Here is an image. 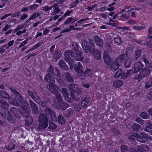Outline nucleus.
<instances>
[{
	"mask_svg": "<svg viewBox=\"0 0 152 152\" xmlns=\"http://www.w3.org/2000/svg\"><path fill=\"white\" fill-rule=\"evenodd\" d=\"M82 46L85 52L88 53L89 52L91 54L94 53L95 46L92 39H89V41L86 40H83L82 42Z\"/></svg>",
	"mask_w": 152,
	"mask_h": 152,
	"instance_id": "1",
	"label": "nucleus"
},
{
	"mask_svg": "<svg viewBox=\"0 0 152 152\" xmlns=\"http://www.w3.org/2000/svg\"><path fill=\"white\" fill-rule=\"evenodd\" d=\"M39 122L37 129L39 131L46 128L48 126L49 120L45 114L42 113L38 118Z\"/></svg>",
	"mask_w": 152,
	"mask_h": 152,
	"instance_id": "2",
	"label": "nucleus"
},
{
	"mask_svg": "<svg viewBox=\"0 0 152 152\" xmlns=\"http://www.w3.org/2000/svg\"><path fill=\"white\" fill-rule=\"evenodd\" d=\"M0 113L2 117L6 119L9 123L13 124L15 122V118L8 111L5 110L3 113Z\"/></svg>",
	"mask_w": 152,
	"mask_h": 152,
	"instance_id": "3",
	"label": "nucleus"
},
{
	"mask_svg": "<svg viewBox=\"0 0 152 152\" xmlns=\"http://www.w3.org/2000/svg\"><path fill=\"white\" fill-rule=\"evenodd\" d=\"M27 94L34 101L38 104H40L41 102L40 97L34 89L32 90L31 88L30 90L27 89Z\"/></svg>",
	"mask_w": 152,
	"mask_h": 152,
	"instance_id": "4",
	"label": "nucleus"
},
{
	"mask_svg": "<svg viewBox=\"0 0 152 152\" xmlns=\"http://www.w3.org/2000/svg\"><path fill=\"white\" fill-rule=\"evenodd\" d=\"M9 88L12 92L15 95V99L18 100L20 103L22 102L23 100V97L21 95L16 91L15 88L12 87H10Z\"/></svg>",
	"mask_w": 152,
	"mask_h": 152,
	"instance_id": "5",
	"label": "nucleus"
},
{
	"mask_svg": "<svg viewBox=\"0 0 152 152\" xmlns=\"http://www.w3.org/2000/svg\"><path fill=\"white\" fill-rule=\"evenodd\" d=\"M63 101L61 95L60 94H56L54 100L53 102V105L55 107H59V104Z\"/></svg>",
	"mask_w": 152,
	"mask_h": 152,
	"instance_id": "6",
	"label": "nucleus"
},
{
	"mask_svg": "<svg viewBox=\"0 0 152 152\" xmlns=\"http://www.w3.org/2000/svg\"><path fill=\"white\" fill-rule=\"evenodd\" d=\"M47 88L50 91L54 94H57L58 92V87L54 83L49 84L47 86Z\"/></svg>",
	"mask_w": 152,
	"mask_h": 152,
	"instance_id": "7",
	"label": "nucleus"
},
{
	"mask_svg": "<svg viewBox=\"0 0 152 152\" xmlns=\"http://www.w3.org/2000/svg\"><path fill=\"white\" fill-rule=\"evenodd\" d=\"M29 103L32 112L33 114L36 115L39 112V109L37 105L31 99L29 100Z\"/></svg>",
	"mask_w": 152,
	"mask_h": 152,
	"instance_id": "8",
	"label": "nucleus"
},
{
	"mask_svg": "<svg viewBox=\"0 0 152 152\" xmlns=\"http://www.w3.org/2000/svg\"><path fill=\"white\" fill-rule=\"evenodd\" d=\"M64 79L66 81L69 83L74 82V78L69 72H66L63 75Z\"/></svg>",
	"mask_w": 152,
	"mask_h": 152,
	"instance_id": "9",
	"label": "nucleus"
},
{
	"mask_svg": "<svg viewBox=\"0 0 152 152\" xmlns=\"http://www.w3.org/2000/svg\"><path fill=\"white\" fill-rule=\"evenodd\" d=\"M150 71L147 69H143L139 74L138 78L139 79H141L147 76L149 74Z\"/></svg>",
	"mask_w": 152,
	"mask_h": 152,
	"instance_id": "10",
	"label": "nucleus"
},
{
	"mask_svg": "<svg viewBox=\"0 0 152 152\" xmlns=\"http://www.w3.org/2000/svg\"><path fill=\"white\" fill-rule=\"evenodd\" d=\"M143 67V65L141 62H136L134 65L133 73H137L139 71L142 70Z\"/></svg>",
	"mask_w": 152,
	"mask_h": 152,
	"instance_id": "11",
	"label": "nucleus"
},
{
	"mask_svg": "<svg viewBox=\"0 0 152 152\" xmlns=\"http://www.w3.org/2000/svg\"><path fill=\"white\" fill-rule=\"evenodd\" d=\"M11 111L14 116L18 119H20L21 117V111H19L15 107L12 108L11 109Z\"/></svg>",
	"mask_w": 152,
	"mask_h": 152,
	"instance_id": "12",
	"label": "nucleus"
},
{
	"mask_svg": "<svg viewBox=\"0 0 152 152\" xmlns=\"http://www.w3.org/2000/svg\"><path fill=\"white\" fill-rule=\"evenodd\" d=\"M69 90H70V93L74 94L79 89L78 85L74 83H71L69 85Z\"/></svg>",
	"mask_w": 152,
	"mask_h": 152,
	"instance_id": "13",
	"label": "nucleus"
},
{
	"mask_svg": "<svg viewBox=\"0 0 152 152\" xmlns=\"http://www.w3.org/2000/svg\"><path fill=\"white\" fill-rule=\"evenodd\" d=\"M45 80L48 83H54L55 82V79L50 74H46L44 78Z\"/></svg>",
	"mask_w": 152,
	"mask_h": 152,
	"instance_id": "14",
	"label": "nucleus"
},
{
	"mask_svg": "<svg viewBox=\"0 0 152 152\" xmlns=\"http://www.w3.org/2000/svg\"><path fill=\"white\" fill-rule=\"evenodd\" d=\"M144 133H141L140 134L142 136H140L138 135L137 134H136V136H137V140L140 142L145 143L147 142V139H148V137L143 136Z\"/></svg>",
	"mask_w": 152,
	"mask_h": 152,
	"instance_id": "15",
	"label": "nucleus"
},
{
	"mask_svg": "<svg viewBox=\"0 0 152 152\" xmlns=\"http://www.w3.org/2000/svg\"><path fill=\"white\" fill-rule=\"evenodd\" d=\"M53 57L56 60L59 59L61 56V51L58 49L56 50L55 52L52 54Z\"/></svg>",
	"mask_w": 152,
	"mask_h": 152,
	"instance_id": "16",
	"label": "nucleus"
},
{
	"mask_svg": "<svg viewBox=\"0 0 152 152\" xmlns=\"http://www.w3.org/2000/svg\"><path fill=\"white\" fill-rule=\"evenodd\" d=\"M89 101V96H86L81 101V107L83 108H85L88 104Z\"/></svg>",
	"mask_w": 152,
	"mask_h": 152,
	"instance_id": "17",
	"label": "nucleus"
},
{
	"mask_svg": "<svg viewBox=\"0 0 152 152\" xmlns=\"http://www.w3.org/2000/svg\"><path fill=\"white\" fill-rule=\"evenodd\" d=\"M9 107V104L2 98L0 97V107L4 109H7Z\"/></svg>",
	"mask_w": 152,
	"mask_h": 152,
	"instance_id": "18",
	"label": "nucleus"
},
{
	"mask_svg": "<svg viewBox=\"0 0 152 152\" xmlns=\"http://www.w3.org/2000/svg\"><path fill=\"white\" fill-rule=\"evenodd\" d=\"M125 60V55L123 54L119 56L116 58L115 61L118 64L120 65L123 64Z\"/></svg>",
	"mask_w": 152,
	"mask_h": 152,
	"instance_id": "19",
	"label": "nucleus"
},
{
	"mask_svg": "<svg viewBox=\"0 0 152 152\" xmlns=\"http://www.w3.org/2000/svg\"><path fill=\"white\" fill-rule=\"evenodd\" d=\"M59 105V108H58V107H56V108L59 110L61 109L62 111L65 110L69 106V104L67 103L66 102L64 101L60 104Z\"/></svg>",
	"mask_w": 152,
	"mask_h": 152,
	"instance_id": "20",
	"label": "nucleus"
},
{
	"mask_svg": "<svg viewBox=\"0 0 152 152\" xmlns=\"http://www.w3.org/2000/svg\"><path fill=\"white\" fill-rule=\"evenodd\" d=\"M58 64L60 68L62 69L65 70H67L69 69L68 66L63 60L61 59L60 60Z\"/></svg>",
	"mask_w": 152,
	"mask_h": 152,
	"instance_id": "21",
	"label": "nucleus"
},
{
	"mask_svg": "<svg viewBox=\"0 0 152 152\" xmlns=\"http://www.w3.org/2000/svg\"><path fill=\"white\" fill-rule=\"evenodd\" d=\"M94 39L97 45L100 47H102L103 45V42L102 39L97 35H95L94 37Z\"/></svg>",
	"mask_w": 152,
	"mask_h": 152,
	"instance_id": "22",
	"label": "nucleus"
},
{
	"mask_svg": "<svg viewBox=\"0 0 152 152\" xmlns=\"http://www.w3.org/2000/svg\"><path fill=\"white\" fill-rule=\"evenodd\" d=\"M83 67L79 62L76 63L75 65L74 69L77 73L83 70Z\"/></svg>",
	"mask_w": 152,
	"mask_h": 152,
	"instance_id": "23",
	"label": "nucleus"
},
{
	"mask_svg": "<svg viewBox=\"0 0 152 152\" xmlns=\"http://www.w3.org/2000/svg\"><path fill=\"white\" fill-rule=\"evenodd\" d=\"M57 120L59 124L61 125L64 124L66 122V120L64 118L61 114H59Z\"/></svg>",
	"mask_w": 152,
	"mask_h": 152,
	"instance_id": "24",
	"label": "nucleus"
},
{
	"mask_svg": "<svg viewBox=\"0 0 152 152\" xmlns=\"http://www.w3.org/2000/svg\"><path fill=\"white\" fill-rule=\"evenodd\" d=\"M119 65L116 62L113 61L111 63L110 66V69L113 72H115L118 69Z\"/></svg>",
	"mask_w": 152,
	"mask_h": 152,
	"instance_id": "25",
	"label": "nucleus"
},
{
	"mask_svg": "<svg viewBox=\"0 0 152 152\" xmlns=\"http://www.w3.org/2000/svg\"><path fill=\"white\" fill-rule=\"evenodd\" d=\"M103 57L104 62L107 64L109 65L111 62V60L109 55L106 53H104Z\"/></svg>",
	"mask_w": 152,
	"mask_h": 152,
	"instance_id": "26",
	"label": "nucleus"
},
{
	"mask_svg": "<svg viewBox=\"0 0 152 152\" xmlns=\"http://www.w3.org/2000/svg\"><path fill=\"white\" fill-rule=\"evenodd\" d=\"M21 111V115H22L24 117L28 118L29 116L30 110L29 109H23Z\"/></svg>",
	"mask_w": 152,
	"mask_h": 152,
	"instance_id": "27",
	"label": "nucleus"
},
{
	"mask_svg": "<svg viewBox=\"0 0 152 152\" xmlns=\"http://www.w3.org/2000/svg\"><path fill=\"white\" fill-rule=\"evenodd\" d=\"M0 96L1 98H4L10 99L11 96L10 95L3 90H0Z\"/></svg>",
	"mask_w": 152,
	"mask_h": 152,
	"instance_id": "28",
	"label": "nucleus"
},
{
	"mask_svg": "<svg viewBox=\"0 0 152 152\" xmlns=\"http://www.w3.org/2000/svg\"><path fill=\"white\" fill-rule=\"evenodd\" d=\"M92 54H94V58L96 60H99L101 57V53L98 50L94 49V52Z\"/></svg>",
	"mask_w": 152,
	"mask_h": 152,
	"instance_id": "29",
	"label": "nucleus"
},
{
	"mask_svg": "<svg viewBox=\"0 0 152 152\" xmlns=\"http://www.w3.org/2000/svg\"><path fill=\"white\" fill-rule=\"evenodd\" d=\"M134 61V59L132 58H129L126 59L124 62V66L126 68H129L131 64Z\"/></svg>",
	"mask_w": 152,
	"mask_h": 152,
	"instance_id": "30",
	"label": "nucleus"
},
{
	"mask_svg": "<svg viewBox=\"0 0 152 152\" xmlns=\"http://www.w3.org/2000/svg\"><path fill=\"white\" fill-rule=\"evenodd\" d=\"M144 129L146 132L151 133L152 129V123L151 122H148L146 126L144 127Z\"/></svg>",
	"mask_w": 152,
	"mask_h": 152,
	"instance_id": "31",
	"label": "nucleus"
},
{
	"mask_svg": "<svg viewBox=\"0 0 152 152\" xmlns=\"http://www.w3.org/2000/svg\"><path fill=\"white\" fill-rule=\"evenodd\" d=\"M123 84V83L122 80H115L113 83L114 86L117 88L121 87Z\"/></svg>",
	"mask_w": 152,
	"mask_h": 152,
	"instance_id": "32",
	"label": "nucleus"
},
{
	"mask_svg": "<svg viewBox=\"0 0 152 152\" xmlns=\"http://www.w3.org/2000/svg\"><path fill=\"white\" fill-rule=\"evenodd\" d=\"M73 57L75 60L78 61H81L83 60V57L81 56V53L80 51L78 53H75V54Z\"/></svg>",
	"mask_w": 152,
	"mask_h": 152,
	"instance_id": "33",
	"label": "nucleus"
},
{
	"mask_svg": "<svg viewBox=\"0 0 152 152\" xmlns=\"http://www.w3.org/2000/svg\"><path fill=\"white\" fill-rule=\"evenodd\" d=\"M77 73L78 77L80 80L82 81L84 80L86 76L84 72H83V70Z\"/></svg>",
	"mask_w": 152,
	"mask_h": 152,
	"instance_id": "34",
	"label": "nucleus"
},
{
	"mask_svg": "<svg viewBox=\"0 0 152 152\" xmlns=\"http://www.w3.org/2000/svg\"><path fill=\"white\" fill-rule=\"evenodd\" d=\"M66 113L64 114V116L65 117L67 118L71 117L74 113L73 110L71 109H69L66 111Z\"/></svg>",
	"mask_w": 152,
	"mask_h": 152,
	"instance_id": "35",
	"label": "nucleus"
},
{
	"mask_svg": "<svg viewBox=\"0 0 152 152\" xmlns=\"http://www.w3.org/2000/svg\"><path fill=\"white\" fill-rule=\"evenodd\" d=\"M72 45L73 47V49L75 51V53H79V51L80 47L75 42H73L72 43Z\"/></svg>",
	"mask_w": 152,
	"mask_h": 152,
	"instance_id": "36",
	"label": "nucleus"
},
{
	"mask_svg": "<svg viewBox=\"0 0 152 152\" xmlns=\"http://www.w3.org/2000/svg\"><path fill=\"white\" fill-rule=\"evenodd\" d=\"M132 71V70L130 69L128 70L126 72H122V74L121 75V78L124 79L126 78L127 77L131 74V72Z\"/></svg>",
	"mask_w": 152,
	"mask_h": 152,
	"instance_id": "37",
	"label": "nucleus"
},
{
	"mask_svg": "<svg viewBox=\"0 0 152 152\" xmlns=\"http://www.w3.org/2000/svg\"><path fill=\"white\" fill-rule=\"evenodd\" d=\"M149 114L146 112H142L140 114V116L143 119H148L150 118Z\"/></svg>",
	"mask_w": 152,
	"mask_h": 152,
	"instance_id": "38",
	"label": "nucleus"
},
{
	"mask_svg": "<svg viewBox=\"0 0 152 152\" xmlns=\"http://www.w3.org/2000/svg\"><path fill=\"white\" fill-rule=\"evenodd\" d=\"M64 55L65 57H72L73 56V52L71 50H66L64 52Z\"/></svg>",
	"mask_w": 152,
	"mask_h": 152,
	"instance_id": "39",
	"label": "nucleus"
},
{
	"mask_svg": "<svg viewBox=\"0 0 152 152\" xmlns=\"http://www.w3.org/2000/svg\"><path fill=\"white\" fill-rule=\"evenodd\" d=\"M20 103H21L22 110L29 109V104L26 101L23 100V102Z\"/></svg>",
	"mask_w": 152,
	"mask_h": 152,
	"instance_id": "40",
	"label": "nucleus"
},
{
	"mask_svg": "<svg viewBox=\"0 0 152 152\" xmlns=\"http://www.w3.org/2000/svg\"><path fill=\"white\" fill-rule=\"evenodd\" d=\"M50 119L52 121L55 122L57 121V117H56L55 113L53 111L49 115Z\"/></svg>",
	"mask_w": 152,
	"mask_h": 152,
	"instance_id": "41",
	"label": "nucleus"
},
{
	"mask_svg": "<svg viewBox=\"0 0 152 152\" xmlns=\"http://www.w3.org/2000/svg\"><path fill=\"white\" fill-rule=\"evenodd\" d=\"M141 52L142 50L140 49H137L135 51L134 58L135 60H137L140 57Z\"/></svg>",
	"mask_w": 152,
	"mask_h": 152,
	"instance_id": "42",
	"label": "nucleus"
},
{
	"mask_svg": "<svg viewBox=\"0 0 152 152\" xmlns=\"http://www.w3.org/2000/svg\"><path fill=\"white\" fill-rule=\"evenodd\" d=\"M70 95L71 99L72 100H75L77 102L78 101L80 98L81 97L82 95L77 96H76L74 94L70 93Z\"/></svg>",
	"mask_w": 152,
	"mask_h": 152,
	"instance_id": "43",
	"label": "nucleus"
},
{
	"mask_svg": "<svg viewBox=\"0 0 152 152\" xmlns=\"http://www.w3.org/2000/svg\"><path fill=\"white\" fill-rule=\"evenodd\" d=\"M16 147V145L12 143H10L8 145H6L5 148L9 151H11L15 149Z\"/></svg>",
	"mask_w": 152,
	"mask_h": 152,
	"instance_id": "44",
	"label": "nucleus"
},
{
	"mask_svg": "<svg viewBox=\"0 0 152 152\" xmlns=\"http://www.w3.org/2000/svg\"><path fill=\"white\" fill-rule=\"evenodd\" d=\"M141 128L140 125L137 123H134L132 126V129L133 130L136 132H137L140 130Z\"/></svg>",
	"mask_w": 152,
	"mask_h": 152,
	"instance_id": "45",
	"label": "nucleus"
},
{
	"mask_svg": "<svg viewBox=\"0 0 152 152\" xmlns=\"http://www.w3.org/2000/svg\"><path fill=\"white\" fill-rule=\"evenodd\" d=\"M25 120V124L27 125H30L32 123L33 120L31 117L29 116L28 118H26Z\"/></svg>",
	"mask_w": 152,
	"mask_h": 152,
	"instance_id": "46",
	"label": "nucleus"
},
{
	"mask_svg": "<svg viewBox=\"0 0 152 152\" xmlns=\"http://www.w3.org/2000/svg\"><path fill=\"white\" fill-rule=\"evenodd\" d=\"M71 58V57L68 58L67 57H65L64 58L65 60L69 65L70 67H71L72 65L74 63L73 60Z\"/></svg>",
	"mask_w": 152,
	"mask_h": 152,
	"instance_id": "47",
	"label": "nucleus"
},
{
	"mask_svg": "<svg viewBox=\"0 0 152 152\" xmlns=\"http://www.w3.org/2000/svg\"><path fill=\"white\" fill-rule=\"evenodd\" d=\"M152 86V78H150L145 83V87L148 89Z\"/></svg>",
	"mask_w": 152,
	"mask_h": 152,
	"instance_id": "48",
	"label": "nucleus"
},
{
	"mask_svg": "<svg viewBox=\"0 0 152 152\" xmlns=\"http://www.w3.org/2000/svg\"><path fill=\"white\" fill-rule=\"evenodd\" d=\"M61 93L66 97H68L69 96V93L67 92V90L65 88H62L61 89Z\"/></svg>",
	"mask_w": 152,
	"mask_h": 152,
	"instance_id": "49",
	"label": "nucleus"
},
{
	"mask_svg": "<svg viewBox=\"0 0 152 152\" xmlns=\"http://www.w3.org/2000/svg\"><path fill=\"white\" fill-rule=\"evenodd\" d=\"M57 127L56 124L51 122H50L48 128L50 129L53 130L56 129Z\"/></svg>",
	"mask_w": 152,
	"mask_h": 152,
	"instance_id": "50",
	"label": "nucleus"
},
{
	"mask_svg": "<svg viewBox=\"0 0 152 152\" xmlns=\"http://www.w3.org/2000/svg\"><path fill=\"white\" fill-rule=\"evenodd\" d=\"M74 109L76 112H78L82 108L79 104H73Z\"/></svg>",
	"mask_w": 152,
	"mask_h": 152,
	"instance_id": "51",
	"label": "nucleus"
},
{
	"mask_svg": "<svg viewBox=\"0 0 152 152\" xmlns=\"http://www.w3.org/2000/svg\"><path fill=\"white\" fill-rule=\"evenodd\" d=\"M122 73V70L121 68H119L117 71L115 73L114 77L115 78H117L121 76Z\"/></svg>",
	"mask_w": 152,
	"mask_h": 152,
	"instance_id": "52",
	"label": "nucleus"
},
{
	"mask_svg": "<svg viewBox=\"0 0 152 152\" xmlns=\"http://www.w3.org/2000/svg\"><path fill=\"white\" fill-rule=\"evenodd\" d=\"M121 149L122 151H121L128 152L129 151V149L128 146L126 145H123L121 146Z\"/></svg>",
	"mask_w": 152,
	"mask_h": 152,
	"instance_id": "53",
	"label": "nucleus"
},
{
	"mask_svg": "<svg viewBox=\"0 0 152 152\" xmlns=\"http://www.w3.org/2000/svg\"><path fill=\"white\" fill-rule=\"evenodd\" d=\"M53 111L49 107H48L44 109V113L46 114H50Z\"/></svg>",
	"mask_w": 152,
	"mask_h": 152,
	"instance_id": "54",
	"label": "nucleus"
},
{
	"mask_svg": "<svg viewBox=\"0 0 152 152\" xmlns=\"http://www.w3.org/2000/svg\"><path fill=\"white\" fill-rule=\"evenodd\" d=\"M40 13L38 12L34 13L30 17V19L34 20V19L40 16Z\"/></svg>",
	"mask_w": 152,
	"mask_h": 152,
	"instance_id": "55",
	"label": "nucleus"
},
{
	"mask_svg": "<svg viewBox=\"0 0 152 152\" xmlns=\"http://www.w3.org/2000/svg\"><path fill=\"white\" fill-rule=\"evenodd\" d=\"M135 42L137 43H138L140 45H147L146 43H145V40H134Z\"/></svg>",
	"mask_w": 152,
	"mask_h": 152,
	"instance_id": "56",
	"label": "nucleus"
},
{
	"mask_svg": "<svg viewBox=\"0 0 152 152\" xmlns=\"http://www.w3.org/2000/svg\"><path fill=\"white\" fill-rule=\"evenodd\" d=\"M137 152H144V149L143 148L142 144L140 145H138L137 147Z\"/></svg>",
	"mask_w": 152,
	"mask_h": 152,
	"instance_id": "57",
	"label": "nucleus"
},
{
	"mask_svg": "<svg viewBox=\"0 0 152 152\" xmlns=\"http://www.w3.org/2000/svg\"><path fill=\"white\" fill-rule=\"evenodd\" d=\"M47 71L48 72L50 73V74L53 75H54L55 74V73L53 71V68L51 65H50V67L48 69Z\"/></svg>",
	"mask_w": 152,
	"mask_h": 152,
	"instance_id": "58",
	"label": "nucleus"
},
{
	"mask_svg": "<svg viewBox=\"0 0 152 152\" xmlns=\"http://www.w3.org/2000/svg\"><path fill=\"white\" fill-rule=\"evenodd\" d=\"M82 86L84 88H89L91 86L90 84L85 82H83L82 83Z\"/></svg>",
	"mask_w": 152,
	"mask_h": 152,
	"instance_id": "59",
	"label": "nucleus"
},
{
	"mask_svg": "<svg viewBox=\"0 0 152 152\" xmlns=\"http://www.w3.org/2000/svg\"><path fill=\"white\" fill-rule=\"evenodd\" d=\"M114 40L115 43H116L119 44H120L122 42L121 39L119 37H115L114 38Z\"/></svg>",
	"mask_w": 152,
	"mask_h": 152,
	"instance_id": "60",
	"label": "nucleus"
},
{
	"mask_svg": "<svg viewBox=\"0 0 152 152\" xmlns=\"http://www.w3.org/2000/svg\"><path fill=\"white\" fill-rule=\"evenodd\" d=\"M111 130L114 134L116 135L119 134H120V132L115 128H113Z\"/></svg>",
	"mask_w": 152,
	"mask_h": 152,
	"instance_id": "61",
	"label": "nucleus"
},
{
	"mask_svg": "<svg viewBox=\"0 0 152 152\" xmlns=\"http://www.w3.org/2000/svg\"><path fill=\"white\" fill-rule=\"evenodd\" d=\"M145 28V27H143L142 26H134L133 27V29L135 30H140L142 29H143Z\"/></svg>",
	"mask_w": 152,
	"mask_h": 152,
	"instance_id": "62",
	"label": "nucleus"
},
{
	"mask_svg": "<svg viewBox=\"0 0 152 152\" xmlns=\"http://www.w3.org/2000/svg\"><path fill=\"white\" fill-rule=\"evenodd\" d=\"M135 121L140 124H143L144 123V121L139 117L137 118Z\"/></svg>",
	"mask_w": 152,
	"mask_h": 152,
	"instance_id": "63",
	"label": "nucleus"
},
{
	"mask_svg": "<svg viewBox=\"0 0 152 152\" xmlns=\"http://www.w3.org/2000/svg\"><path fill=\"white\" fill-rule=\"evenodd\" d=\"M148 33L149 37L151 38L152 37V28L150 27L148 30Z\"/></svg>",
	"mask_w": 152,
	"mask_h": 152,
	"instance_id": "64",
	"label": "nucleus"
}]
</instances>
